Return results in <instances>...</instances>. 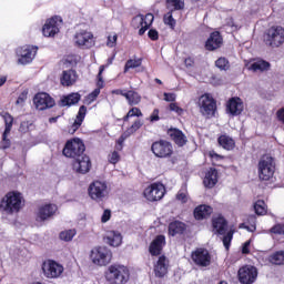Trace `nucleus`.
I'll list each match as a JSON object with an SVG mask.
<instances>
[{"label": "nucleus", "mask_w": 284, "mask_h": 284, "mask_svg": "<svg viewBox=\"0 0 284 284\" xmlns=\"http://www.w3.org/2000/svg\"><path fill=\"white\" fill-rule=\"evenodd\" d=\"M169 136L174 141L175 145H179V148H183L185 143H187V136L183 134V131L179 129H170L168 131Z\"/></svg>", "instance_id": "bb28decb"}, {"label": "nucleus", "mask_w": 284, "mask_h": 284, "mask_svg": "<svg viewBox=\"0 0 284 284\" xmlns=\"http://www.w3.org/2000/svg\"><path fill=\"white\" fill-rule=\"evenodd\" d=\"M206 187L212 189L216 183H219V171L216 169H210L203 180Z\"/></svg>", "instance_id": "c85d7f7f"}, {"label": "nucleus", "mask_w": 284, "mask_h": 284, "mask_svg": "<svg viewBox=\"0 0 284 284\" xmlns=\"http://www.w3.org/2000/svg\"><path fill=\"white\" fill-rule=\"evenodd\" d=\"M105 70V65H100L99 73H98V88L90 94L93 99H97L99 94H101V89H103L104 82H103V72Z\"/></svg>", "instance_id": "f704fd0d"}, {"label": "nucleus", "mask_w": 284, "mask_h": 284, "mask_svg": "<svg viewBox=\"0 0 284 284\" xmlns=\"http://www.w3.org/2000/svg\"><path fill=\"white\" fill-rule=\"evenodd\" d=\"M106 281L112 284H125L130 281V271L125 266L111 265L106 272Z\"/></svg>", "instance_id": "f03ea898"}, {"label": "nucleus", "mask_w": 284, "mask_h": 284, "mask_svg": "<svg viewBox=\"0 0 284 284\" xmlns=\"http://www.w3.org/2000/svg\"><path fill=\"white\" fill-rule=\"evenodd\" d=\"M248 220L251 221V226H245V230H247L248 232H255L256 231V216L251 215L248 217Z\"/></svg>", "instance_id": "3c124183"}, {"label": "nucleus", "mask_w": 284, "mask_h": 284, "mask_svg": "<svg viewBox=\"0 0 284 284\" xmlns=\"http://www.w3.org/2000/svg\"><path fill=\"white\" fill-rule=\"evenodd\" d=\"M134 68H141V59H130L124 65V72L128 70H134Z\"/></svg>", "instance_id": "c03bdc74"}, {"label": "nucleus", "mask_w": 284, "mask_h": 284, "mask_svg": "<svg viewBox=\"0 0 284 284\" xmlns=\"http://www.w3.org/2000/svg\"><path fill=\"white\" fill-rule=\"evenodd\" d=\"M176 10L171 9L166 14H164L163 21L165 26H170L172 30H174V27L176 26V20H174V17L172 16V12H175Z\"/></svg>", "instance_id": "79ce46f5"}, {"label": "nucleus", "mask_w": 284, "mask_h": 284, "mask_svg": "<svg viewBox=\"0 0 284 284\" xmlns=\"http://www.w3.org/2000/svg\"><path fill=\"white\" fill-rule=\"evenodd\" d=\"M21 194L10 192L1 201L0 209L7 214H14L21 210Z\"/></svg>", "instance_id": "39448f33"}, {"label": "nucleus", "mask_w": 284, "mask_h": 284, "mask_svg": "<svg viewBox=\"0 0 284 284\" xmlns=\"http://www.w3.org/2000/svg\"><path fill=\"white\" fill-rule=\"evenodd\" d=\"M112 94H120L121 97H125V92L121 89L113 90Z\"/></svg>", "instance_id": "774afa93"}, {"label": "nucleus", "mask_w": 284, "mask_h": 284, "mask_svg": "<svg viewBox=\"0 0 284 284\" xmlns=\"http://www.w3.org/2000/svg\"><path fill=\"white\" fill-rule=\"evenodd\" d=\"M2 116L6 128L2 134L1 148L2 150H8V148H10V140L8 139V134H10L12 131V123H14V118H12L10 113H4Z\"/></svg>", "instance_id": "aec40b11"}, {"label": "nucleus", "mask_w": 284, "mask_h": 284, "mask_svg": "<svg viewBox=\"0 0 284 284\" xmlns=\"http://www.w3.org/2000/svg\"><path fill=\"white\" fill-rule=\"evenodd\" d=\"M233 237H234L233 231L227 232V234L223 236L222 241H223V245H224L225 250H230V245L232 243Z\"/></svg>", "instance_id": "09e8293b"}, {"label": "nucleus", "mask_w": 284, "mask_h": 284, "mask_svg": "<svg viewBox=\"0 0 284 284\" xmlns=\"http://www.w3.org/2000/svg\"><path fill=\"white\" fill-rule=\"evenodd\" d=\"M89 196L92 201H103L109 194L108 183L105 181H93L88 189Z\"/></svg>", "instance_id": "0eeeda50"}, {"label": "nucleus", "mask_w": 284, "mask_h": 284, "mask_svg": "<svg viewBox=\"0 0 284 284\" xmlns=\"http://www.w3.org/2000/svg\"><path fill=\"white\" fill-rule=\"evenodd\" d=\"M212 212H213L212 206L202 204V205L195 207L194 217L197 221H203V219H207V216H210L212 214Z\"/></svg>", "instance_id": "7c9ffc66"}, {"label": "nucleus", "mask_w": 284, "mask_h": 284, "mask_svg": "<svg viewBox=\"0 0 284 284\" xmlns=\"http://www.w3.org/2000/svg\"><path fill=\"white\" fill-rule=\"evenodd\" d=\"M57 213V205L54 204H45L41 206L37 214V221L43 222L48 221V219H52Z\"/></svg>", "instance_id": "b1692460"}, {"label": "nucleus", "mask_w": 284, "mask_h": 284, "mask_svg": "<svg viewBox=\"0 0 284 284\" xmlns=\"http://www.w3.org/2000/svg\"><path fill=\"white\" fill-rule=\"evenodd\" d=\"M151 152H153L154 156H158V159H168L174 154V148L169 141L160 140L151 145Z\"/></svg>", "instance_id": "6e6552de"}, {"label": "nucleus", "mask_w": 284, "mask_h": 284, "mask_svg": "<svg viewBox=\"0 0 284 284\" xmlns=\"http://www.w3.org/2000/svg\"><path fill=\"white\" fill-rule=\"evenodd\" d=\"M154 22V14L148 13L145 17L143 14H139L132 19V26L133 28H140L139 34L140 37H143L145 34V31L152 26Z\"/></svg>", "instance_id": "f8f14e48"}, {"label": "nucleus", "mask_w": 284, "mask_h": 284, "mask_svg": "<svg viewBox=\"0 0 284 284\" xmlns=\"http://www.w3.org/2000/svg\"><path fill=\"white\" fill-rule=\"evenodd\" d=\"M61 23H63V19L59 16L49 19L42 28V34L45 37H54V34H59Z\"/></svg>", "instance_id": "4468645a"}, {"label": "nucleus", "mask_w": 284, "mask_h": 284, "mask_svg": "<svg viewBox=\"0 0 284 284\" xmlns=\"http://www.w3.org/2000/svg\"><path fill=\"white\" fill-rule=\"evenodd\" d=\"M159 109H154L153 113L151 114V121H159Z\"/></svg>", "instance_id": "69168bd1"}, {"label": "nucleus", "mask_w": 284, "mask_h": 284, "mask_svg": "<svg viewBox=\"0 0 284 284\" xmlns=\"http://www.w3.org/2000/svg\"><path fill=\"white\" fill-rule=\"evenodd\" d=\"M270 232L272 234H284V224H277V225H274Z\"/></svg>", "instance_id": "603ef678"}, {"label": "nucleus", "mask_w": 284, "mask_h": 284, "mask_svg": "<svg viewBox=\"0 0 284 284\" xmlns=\"http://www.w3.org/2000/svg\"><path fill=\"white\" fill-rule=\"evenodd\" d=\"M166 8L173 10H185V0H165Z\"/></svg>", "instance_id": "58836bf2"}, {"label": "nucleus", "mask_w": 284, "mask_h": 284, "mask_svg": "<svg viewBox=\"0 0 284 284\" xmlns=\"http://www.w3.org/2000/svg\"><path fill=\"white\" fill-rule=\"evenodd\" d=\"M30 125H32V123H30V121H23V122H21L19 130L23 134H26V132H28L30 130Z\"/></svg>", "instance_id": "6e6d98bb"}, {"label": "nucleus", "mask_w": 284, "mask_h": 284, "mask_svg": "<svg viewBox=\"0 0 284 284\" xmlns=\"http://www.w3.org/2000/svg\"><path fill=\"white\" fill-rule=\"evenodd\" d=\"M200 112L204 116H214V112H216V101L210 94H203L199 99Z\"/></svg>", "instance_id": "1a4fd4ad"}, {"label": "nucleus", "mask_w": 284, "mask_h": 284, "mask_svg": "<svg viewBox=\"0 0 284 284\" xmlns=\"http://www.w3.org/2000/svg\"><path fill=\"white\" fill-rule=\"evenodd\" d=\"M106 45L109 48H114V45H116V36H109Z\"/></svg>", "instance_id": "bf43d9fd"}, {"label": "nucleus", "mask_w": 284, "mask_h": 284, "mask_svg": "<svg viewBox=\"0 0 284 284\" xmlns=\"http://www.w3.org/2000/svg\"><path fill=\"white\" fill-rule=\"evenodd\" d=\"M219 144L224 150H234V145H235L234 140L227 135H221L219 138Z\"/></svg>", "instance_id": "4c0bfd02"}, {"label": "nucleus", "mask_w": 284, "mask_h": 284, "mask_svg": "<svg viewBox=\"0 0 284 284\" xmlns=\"http://www.w3.org/2000/svg\"><path fill=\"white\" fill-rule=\"evenodd\" d=\"M33 103L37 110L40 111L48 110V108H54V99H52L48 93L36 94Z\"/></svg>", "instance_id": "f3484780"}, {"label": "nucleus", "mask_w": 284, "mask_h": 284, "mask_svg": "<svg viewBox=\"0 0 284 284\" xmlns=\"http://www.w3.org/2000/svg\"><path fill=\"white\" fill-rule=\"evenodd\" d=\"M119 152L113 151L111 154H109V162H111L113 165L119 163Z\"/></svg>", "instance_id": "864d4df0"}, {"label": "nucleus", "mask_w": 284, "mask_h": 284, "mask_svg": "<svg viewBox=\"0 0 284 284\" xmlns=\"http://www.w3.org/2000/svg\"><path fill=\"white\" fill-rule=\"evenodd\" d=\"M77 235V231L68 230L60 233L61 241H71Z\"/></svg>", "instance_id": "49530a36"}, {"label": "nucleus", "mask_w": 284, "mask_h": 284, "mask_svg": "<svg viewBox=\"0 0 284 284\" xmlns=\"http://www.w3.org/2000/svg\"><path fill=\"white\" fill-rule=\"evenodd\" d=\"M85 112H88V108L85 105L80 106L77 119L69 129L70 134H74L79 128H81V123H83V119H85Z\"/></svg>", "instance_id": "c756f323"}, {"label": "nucleus", "mask_w": 284, "mask_h": 284, "mask_svg": "<svg viewBox=\"0 0 284 284\" xmlns=\"http://www.w3.org/2000/svg\"><path fill=\"white\" fill-rule=\"evenodd\" d=\"M79 101H81V94L70 93L69 95L63 97L60 100V105H62V108H65V105H68V106L77 105V103H79Z\"/></svg>", "instance_id": "72a5a7b5"}, {"label": "nucleus", "mask_w": 284, "mask_h": 284, "mask_svg": "<svg viewBox=\"0 0 284 284\" xmlns=\"http://www.w3.org/2000/svg\"><path fill=\"white\" fill-rule=\"evenodd\" d=\"M26 99H27V97H26V93H22L21 95H19V98H18V100H17V104L19 105V104H21V103H24L26 102Z\"/></svg>", "instance_id": "338daca9"}, {"label": "nucleus", "mask_w": 284, "mask_h": 284, "mask_svg": "<svg viewBox=\"0 0 284 284\" xmlns=\"http://www.w3.org/2000/svg\"><path fill=\"white\" fill-rule=\"evenodd\" d=\"M148 36L151 41H159V31L156 29H150Z\"/></svg>", "instance_id": "5fc2aeb1"}, {"label": "nucleus", "mask_w": 284, "mask_h": 284, "mask_svg": "<svg viewBox=\"0 0 284 284\" xmlns=\"http://www.w3.org/2000/svg\"><path fill=\"white\" fill-rule=\"evenodd\" d=\"M104 239L111 247H119V245L123 243V236H121V233L116 231H108Z\"/></svg>", "instance_id": "cd10ccee"}, {"label": "nucleus", "mask_w": 284, "mask_h": 284, "mask_svg": "<svg viewBox=\"0 0 284 284\" xmlns=\"http://www.w3.org/2000/svg\"><path fill=\"white\" fill-rule=\"evenodd\" d=\"M74 41L79 48H92L94 36L90 31L82 30L75 33Z\"/></svg>", "instance_id": "2eb2a0df"}, {"label": "nucleus", "mask_w": 284, "mask_h": 284, "mask_svg": "<svg viewBox=\"0 0 284 284\" xmlns=\"http://www.w3.org/2000/svg\"><path fill=\"white\" fill-rule=\"evenodd\" d=\"M84 152L85 144L79 138L67 141L62 150V154L67 156V159H79Z\"/></svg>", "instance_id": "20e7f679"}, {"label": "nucleus", "mask_w": 284, "mask_h": 284, "mask_svg": "<svg viewBox=\"0 0 284 284\" xmlns=\"http://www.w3.org/2000/svg\"><path fill=\"white\" fill-rule=\"evenodd\" d=\"M243 100L239 97L231 98L226 103V113L231 116H239L243 113Z\"/></svg>", "instance_id": "412c9836"}, {"label": "nucleus", "mask_w": 284, "mask_h": 284, "mask_svg": "<svg viewBox=\"0 0 284 284\" xmlns=\"http://www.w3.org/2000/svg\"><path fill=\"white\" fill-rule=\"evenodd\" d=\"M242 254H250V242H245L242 247Z\"/></svg>", "instance_id": "0e129e2a"}, {"label": "nucleus", "mask_w": 284, "mask_h": 284, "mask_svg": "<svg viewBox=\"0 0 284 284\" xmlns=\"http://www.w3.org/2000/svg\"><path fill=\"white\" fill-rule=\"evenodd\" d=\"M221 45H223V37H221V32L219 31L212 32L205 42L206 50L212 52L214 50H219Z\"/></svg>", "instance_id": "5701e85b"}, {"label": "nucleus", "mask_w": 284, "mask_h": 284, "mask_svg": "<svg viewBox=\"0 0 284 284\" xmlns=\"http://www.w3.org/2000/svg\"><path fill=\"white\" fill-rule=\"evenodd\" d=\"M73 170L78 174H88L90 170H92V161H90V156L83 154L80 158H77L73 162Z\"/></svg>", "instance_id": "dca6fc26"}, {"label": "nucleus", "mask_w": 284, "mask_h": 284, "mask_svg": "<svg viewBox=\"0 0 284 284\" xmlns=\"http://www.w3.org/2000/svg\"><path fill=\"white\" fill-rule=\"evenodd\" d=\"M276 171V162L272 155H263L257 165L260 181H270Z\"/></svg>", "instance_id": "f257e3e1"}, {"label": "nucleus", "mask_w": 284, "mask_h": 284, "mask_svg": "<svg viewBox=\"0 0 284 284\" xmlns=\"http://www.w3.org/2000/svg\"><path fill=\"white\" fill-rule=\"evenodd\" d=\"M143 126V122L141 120H136L126 131L125 136H132L136 130H141Z\"/></svg>", "instance_id": "a18cd8bd"}, {"label": "nucleus", "mask_w": 284, "mask_h": 284, "mask_svg": "<svg viewBox=\"0 0 284 284\" xmlns=\"http://www.w3.org/2000/svg\"><path fill=\"white\" fill-rule=\"evenodd\" d=\"M276 116H277L278 121H282V123H284V108H283V109H280V110L276 112Z\"/></svg>", "instance_id": "680f3d73"}, {"label": "nucleus", "mask_w": 284, "mask_h": 284, "mask_svg": "<svg viewBox=\"0 0 284 284\" xmlns=\"http://www.w3.org/2000/svg\"><path fill=\"white\" fill-rule=\"evenodd\" d=\"M19 59L18 62L21 65H28V63H32V59H34V54H37V51H33L30 47H21L18 49Z\"/></svg>", "instance_id": "4be33fe9"}, {"label": "nucleus", "mask_w": 284, "mask_h": 284, "mask_svg": "<svg viewBox=\"0 0 284 284\" xmlns=\"http://www.w3.org/2000/svg\"><path fill=\"white\" fill-rule=\"evenodd\" d=\"M42 272L45 278H59L63 274V265L55 261L48 260L42 263Z\"/></svg>", "instance_id": "9d476101"}, {"label": "nucleus", "mask_w": 284, "mask_h": 284, "mask_svg": "<svg viewBox=\"0 0 284 284\" xmlns=\"http://www.w3.org/2000/svg\"><path fill=\"white\" fill-rule=\"evenodd\" d=\"M175 199L182 204L187 203L190 201V194H187V189H181L175 195Z\"/></svg>", "instance_id": "37998d69"}, {"label": "nucleus", "mask_w": 284, "mask_h": 284, "mask_svg": "<svg viewBox=\"0 0 284 284\" xmlns=\"http://www.w3.org/2000/svg\"><path fill=\"white\" fill-rule=\"evenodd\" d=\"M215 65L219 70L226 71L230 68V61L226 58H220L215 61Z\"/></svg>", "instance_id": "de8ad7c7"}, {"label": "nucleus", "mask_w": 284, "mask_h": 284, "mask_svg": "<svg viewBox=\"0 0 284 284\" xmlns=\"http://www.w3.org/2000/svg\"><path fill=\"white\" fill-rule=\"evenodd\" d=\"M185 232V223L181 221H174L169 224L170 236H176V234H183Z\"/></svg>", "instance_id": "473e14b6"}, {"label": "nucleus", "mask_w": 284, "mask_h": 284, "mask_svg": "<svg viewBox=\"0 0 284 284\" xmlns=\"http://www.w3.org/2000/svg\"><path fill=\"white\" fill-rule=\"evenodd\" d=\"M237 276L240 283L252 284L256 282V278L258 277V271L252 265H246L239 270Z\"/></svg>", "instance_id": "9b49d317"}, {"label": "nucleus", "mask_w": 284, "mask_h": 284, "mask_svg": "<svg viewBox=\"0 0 284 284\" xmlns=\"http://www.w3.org/2000/svg\"><path fill=\"white\" fill-rule=\"evenodd\" d=\"M213 229L215 230V234H225L227 232V221L223 216L213 219Z\"/></svg>", "instance_id": "2f4dec72"}, {"label": "nucleus", "mask_w": 284, "mask_h": 284, "mask_svg": "<svg viewBox=\"0 0 284 284\" xmlns=\"http://www.w3.org/2000/svg\"><path fill=\"white\" fill-rule=\"evenodd\" d=\"M91 261L101 267L109 265L112 261V251L106 246H98L91 251Z\"/></svg>", "instance_id": "423d86ee"}, {"label": "nucleus", "mask_w": 284, "mask_h": 284, "mask_svg": "<svg viewBox=\"0 0 284 284\" xmlns=\"http://www.w3.org/2000/svg\"><path fill=\"white\" fill-rule=\"evenodd\" d=\"M254 210L257 216H264V214H267V206L265 205V202L263 200H258L254 204Z\"/></svg>", "instance_id": "a19ab883"}, {"label": "nucleus", "mask_w": 284, "mask_h": 284, "mask_svg": "<svg viewBox=\"0 0 284 284\" xmlns=\"http://www.w3.org/2000/svg\"><path fill=\"white\" fill-rule=\"evenodd\" d=\"M250 70L253 72H267V70H270V62L257 60L251 64Z\"/></svg>", "instance_id": "c9c22d12"}, {"label": "nucleus", "mask_w": 284, "mask_h": 284, "mask_svg": "<svg viewBox=\"0 0 284 284\" xmlns=\"http://www.w3.org/2000/svg\"><path fill=\"white\" fill-rule=\"evenodd\" d=\"M164 101H168V102L176 101V95L174 93H164Z\"/></svg>", "instance_id": "052dcab7"}, {"label": "nucleus", "mask_w": 284, "mask_h": 284, "mask_svg": "<svg viewBox=\"0 0 284 284\" xmlns=\"http://www.w3.org/2000/svg\"><path fill=\"white\" fill-rule=\"evenodd\" d=\"M192 261L195 265L201 267H207L210 265L212 257H210V252L205 248H197L192 253Z\"/></svg>", "instance_id": "a211bd4d"}, {"label": "nucleus", "mask_w": 284, "mask_h": 284, "mask_svg": "<svg viewBox=\"0 0 284 284\" xmlns=\"http://www.w3.org/2000/svg\"><path fill=\"white\" fill-rule=\"evenodd\" d=\"M273 265H284V251H278L268 257Z\"/></svg>", "instance_id": "ea45409f"}, {"label": "nucleus", "mask_w": 284, "mask_h": 284, "mask_svg": "<svg viewBox=\"0 0 284 284\" xmlns=\"http://www.w3.org/2000/svg\"><path fill=\"white\" fill-rule=\"evenodd\" d=\"M131 116H143V113L141 112V109L139 108H132L126 115L124 116L123 121H128Z\"/></svg>", "instance_id": "8fccbe9b"}, {"label": "nucleus", "mask_w": 284, "mask_h": 284, "mask_svg": "<svg viewBox=\"0 0 284 284\" xmlns=\"http://www.w3.org/2000/svg\"><path fill=\"white\" fill-rule=\"evenodd\" d=\"M170 267V261L165 255H162L158 258V261L154 263L153 272L156 278H163L168 275V270Z\"/></svg>", "instance_id": "6ab92c4d"}, {"label": "nucleus", "mask_w": 284, "mask_h": 284, "mask_svg": "<svg viewBox=\"0 0 284 284\" xmlns=\"http://www.w3.org/2000/svg\"><path fill=\"white\" fill-rule=\"evenodd\" d=\"M144 196L148 201H161L165 196V186L161 183H153L144 190Z\"/></svg>", "instance_id": "ddd939ff"}, {"label": "nucleus", "mask_w": 284, "mask_h": 284, "mask_svg": "<svg viewBox=\"0 0 284 284\" xmlns=\"http://www.w3.org/2000/svg\"><path fill=\"white\" fill-rule=\"evenodd\" d=\"M77 79H79V75H77L75 70H64L60 78V83L64 88H70V85H74L77 83Z\"/></svg>", "instance_id": "a878e982"}, {"label": "nucleus", "mask_w": 284, "mask_h": 284, "mask_svg": "<svg viewBox=\"0 0 284 284\" xmlns=\"http://www.w3.org/2000/svg\"><path fill=\"white\" fill-rule=\"evenodd\" d=\"M184 64H185L186 68H192V65H194V59H192V58H186V59L184 60Z\"/></svg>", "instance_id": "e2e57ef3"}, {"label": "nucleus", "mask_w": 284, "mask_h": 284, "mask_svg": "<svg viewBox=\"0 0 284 284\" xmlns=\"http://www.w3.org/2000/svg\"><path fill=\"white\" fill-rule=\"evenodd\" d=\"M165 245V236L158 235L150 244L149 252L151 256H161V252H163V246Z\"/></svg>", "instance_id": "393cba45"}, {"label": "nucleus", "mask_w": 284, "mask_h": 284, "mask_svg": "<svg viewBox=\"0 0 284 284\" xmlns=\"http://www.w3.org/2000/svg\"><path fill=\"white\" fill-rule=\"evenodd\" d=\"M170 110L171 112H176V114H183V109L179 106L176 103H171L170 104Z\"/></svg>", "instance_id": "13d9d810"}, {"label": "nucleus", "mask_w": 284, "mask_h": 284, "mask_svg": "<svg viewBox=\"0 0 284 284\" xmlns=\"http://www.w3.org/2000/svg\"><path fill=\"white\" fill-rule=\"evenodd\" d=\"M264 43L268 48H281L284 43V28L271 27L264 34Z\"/></svg>", "instance_id": "7ed1b4c3"}, {"label": "nucleus", "mask_w": 284, "mask_h": 284, "mask_svg": "<svg viewBox=\"0 0 284 284\" xmlns=\"http://www.w3.org/2000/svg\"><path fill=\"white\" fill-rule=\"evenodd\" d=\"M112 217V211L110 210H104L102 217H101V222L102 223H108V221H110V219Z\"/></svg>", "instance_id": "4d7b16f0"}, {"label": "nucleus", "mask_w": 284, "mask_h": 284, "mask_svg": "<svg viewBox=\"0 0 284 284\" xmlns=\"http://www.w3.org/2000/svg\"><path fill=\"white\" fill-rule=\"evenodd\" d=\"M124 98L126 99L129 105H139L141 103V94L136 91H128L124 94Z\"/></svg>", "instance_id": "e433bc0d"}]
</instances>
